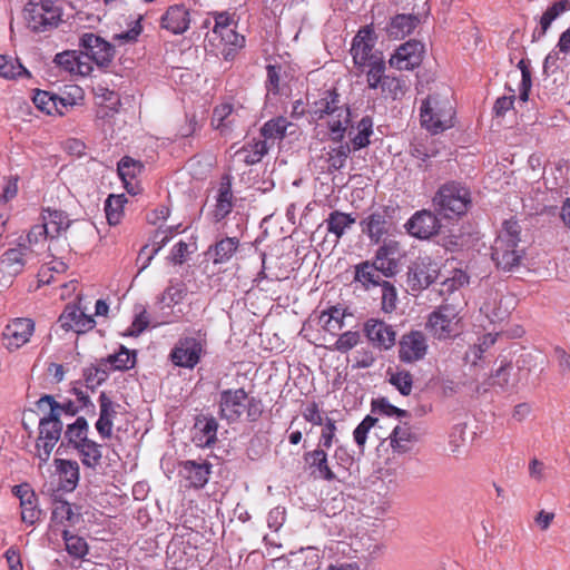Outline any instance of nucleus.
I'll return each mask as SVG.
<instances>
[{"mask_svg":"<svg viewBox=\"0 0 570 570\" xmlns=\"http://www.w3.org/2000/svg\"><path fill=\"white\" fill-rule=\"evenodd\" d=\"M370 264H373V267L376 272H379L383 277L391 278L395 276L399 272V261H385L379 259V256L374 255L373 261H370Z\"/></svg>","mask_w":570,"mask_h":570,"instance_id":"61","label":"nucleus"},{"mask_svg":"<svg viewBox=\"0 0 570 570\" xmlns=\"http://www.w3.org/2000/svg\"><path fill=\"white\" fill-rule=\"evenodd\" d=\"M293 124L289 122L285 117H275L266 121L261 128V135L267 142V140H282L287 135V129L292 127Z\"/></svg>","mask_w":570,"mask_h":570,"instance_id":"36","label":"nucleus"},{"mask_svg":"<svg viewBox=\"0 0 570 570\" xmlns=\"http://www.w3.org/2000/svg\"><path fill=\"white\" fill-rule=\"evenodd\" d=\"M373 118L364 116L357 124V134L351 139L354 150L365 148L370 145V137L373 135Z\"/></svg>","mask_w":570,"mask_h":570,"instance_id":"47","label":"nucleus"},{"mask_svg":"<svg viewBox=\"0 0 570 570\" xmlns=\"http://www.w3.org/2000/svg\"><path fill=\"white\" fill-rule=\"evenodd\" d=\"M364 333L373 346L389 350L395 344L396 333L392 325L371 318L364 324Z\"/></svg>","mask_w":570,"mask_h":570,"instance_id":"20","label":"nucleus"},{"mask_svg":"<svg viewBox=\"0 0 570 570\" xmlns=\"http://www.w3.org/2000/svg\"><path fill=\"white\" fill-rule=\"evenodd\" d=\"M355 222L356 219L352 214L333 210L324 223L326 224L327 232L334 234L336 238L340 239L344 235L346 228H350L355 224Z\"/></svg>","mask_w":570,"mask_h":570,"instance_id":"38","label":"nucleus"},{"mask_svg":"<svg viewBox=\"0 0 570 570\" xmlns=\"http://www.w3.org/2000/svg\"><path fill=\"white\" fill-rule=\"evenodd\" d=\"M498 334L491 333L483 335L479 344H474L466 352L464 360L466 363L476 365L479 360H482L483 354L495 343Z\"/></svg>","mask_w":570,"mask_h":570,"instance_id":"50","label":"nucleus"},{"mask_svg":"<svg viewBox=\"0 0 570 570\" xmlns=\"http://www.w3.org/2000/svg\"><path fill=\"white\" fill-rule=\"evenodd\" d=\"M420 19L414 14H396L386 27V33L391 39H403L419 24Z\"/></svg>","mask_w":570,"mask_h":570,"instance_id":"32","label":"nucleus"},{"mask_svg":"<svg viewBox=\"0 0 570 570\" xmlns=\"http://www.w3.org/2000/svg\"><path fill=\"white\" fill-rule=\"evenodd\" d=\"M60 325L66 331H75L77 333L87 332L96 325V321L91 315H87L83 311L75 305H67L59 317Z\"/></svg>","mask_w":570,"mask_h":570,"instance_id":"24","label":"nucleus"},{"mask_svg":"<svg viewBox=\"0 0 570 570\" xmlns=\"http://www.w3.org/2000/svg\"><path fill=\"white\" fill-rule=\"evenodd\" d=\"M83 379L87 387L94 390L108 379L107 370H95L94 365L83 368Z\"/></svg>","mask_w":570,"mask_h":570,"instance_id":"64","label":"nucleus"},{"mask_svg":"<svg viewBox=\"0 0 570 570\" xmlns=\"http://www.w3.org/2000/svg\"><path fill=\"white\" fill-rule=\"evenodd\" d=\"M32 101L36 107L46 112L47 115L58 114L62 116L65 114V109L68 106H72L73 102L69 98L59 97L55 94H50L49 91L37 89Z\"/></svg>","mask_w":570,"mask_h":570,"instance_id":"25","label":"nucleus"},{"mask_svg":"<svg viewBox=\"0 0 570 570\" xmlns=\"http://www.w3.org/2000/svg\"><path fill=\"white\" fill-rule=\"evenodd\" d=\"M382 244L375 252V256H379V259L385 258V261H399L401 244L400 242L392 238H383Z\"/></svg>","mask_w":570,"mask_h":570,"instance_id":"58","label":"nucleus"},{"mask_svg":"<svg viewBox=\"0 0 570 570\" xmlns=\"http://www.w3.org/2000/svg\"><path fill=\"white\" fill-rule=\"evenodd\" d=\"M189 24V10L184 4L170 6L160 18V27L173 35H183Z\"/></svg>","mask_w":570,"mask_h":570,"instance_id":"23","label":"nucleus"},{"mask_svg":"<svg viewBox=\"0 0 570 570\" xmlns=\"http://www.w3.org/2000/svg\"><path fill=\"white\" fill-rule=\"evenodd\" d=\"M567 10H570V1L568 0H557L552 6L548 7L540 19V28L533 32V40L541 39L547 33L551 23Z\"/></svg>","mask_w":570,"mask_h":570,"instance_id":"33","label":"nucleus"},{"mask_svg":"<svg viewBox=\"0 0 570 570\" xmlns=\"http://www.w3.org/2000/svg\"><path fill=\"white\" fill-rule=\"evenodd\" d=\"M380 89L383 95L396 99L404 96L407 87L405 80L386 75Z\"/></svg>","mask_w":570,"mask_h":570,"instance_id":"57","label":"nucleus"},{"mask_svg":"<svg viewBox=\"0 0 570 570\" xmlns=\"http://www.w3.org/2000/svg\"><path fill=\"white\" fill-rule=\"evenodd\" d=\"M512 370L511 362L502 361L501 365L495 373L492 375V385L500 386L502 390H508L510 386H514L515 382H511L510 372Z\"/></svg>","mask_w":570,"mask_h":570,"instance_id":"60","label":"nucleus"},{"mask_svg":"<svg viewBox=\"0 0 570 570\" xmlns=\"http://www.w3.org/2000/svg\"><path fill=\"white\" fill-rule=\"evenodd\" d=\"M101 445L97 442L89 440L83 444H80L76 450L78 451L81 463L95 470L98 465H100L102 453L100 450Z\"/></svg>","mask_w":570,"mask_h":570,"instance_id":"41","label":"nucleus"},{"mask_svg":"<svg viewBox=\"0 0 570 570\" xmlns=\"http://www.w3.org/2000/svg\"><path fill=\"white\" fill-rule=\"evenodd\" d=\"M455 110L450 94L435 92L422 100L420 107L421 126L432 135L445 131L454 126Z\"/></svg>","mask_w":570,"mask_h":570,"instance_id":"5","label":"nucleus"},{"mask_svg":"<svg viewBox=\"0 0 570 570\" xmlns=\"http://www.w3.org/2000/svg\"><path fill=\"white\" fill-rule=\"evenodd\" d=\"M303 460L306 469L314 478L328 482L336 480V475L328 464L327 453L324 448L317 446L312 451L305 452Z\"/></svg>","mask_w":570,"mask_h":570,"instance_id":"22","label":"nucleus"},{"mask_svg":"<svg viewBox=\"0 0 570 570\" xmlns=\"http://www.w3.org/2000/svg\"><path fill=\"white\" fill-rule=\"evenodd\" d=\"M27 27L33 32H48L61 22L62 10L55 0H29L23 9Z\"/></svg>","mask_w":570,"mask_h":570,"instance_id":"7","label":"nucleus"},{"mask_svg":"<svg viewBox=\"0 0 570 570\" xmlns=\"http://www.w3.org/2000/svg\"><path fill=\"white\" fill-rule=\"evenodd\" d=\"M371 410L373 413H379L386 416L409 417L410 413L406 410L399 409L391 404L386 397H379L372 400Z\"/></svg>","mask_w":570,"mask_h":570,"instance_id":"56","label":"nucleus"},{"mask_svg":"<svg viewBox=\"0 0 570 570\" xmlns=\"http://www.w3.org/2000/svg\"><path fill=\"white\" fill-rule=\"evenodd\" d=\"M354 281L361 283L366 291L381 286L385 282L382 279V275L375 271L373 264H370V261L361 262L355 266Z\"/></svg>","mask_w":570,"mask_h":570,"instance_id":"35","label":"nucleus"},{"mask_svg":"<svg viewBox=\"0 0 570 570\" xmlns=\"http://www.w3.org/2000/svg\"><path fill=\"white\" fill-rule=\"evenodd\" d=\"M521 226L511 218L503 223V227L491 247V258L497 267L510 272L521 264L523 249H519Z\"/></svg>","mask_w":570,"mask_h":570,"instance_id":"4","label":"nucleus"},{"mask_svg":"<svg viewBox=\"0 0 570 570\" xmlns=\"http://www.w3.org/2000/svg\"><path fill=\"white\" fill-rule=\"evenodd\" d=\"M433 205L439 215L444 218L461 217L471 205L470 190L460 183L449 181L440 186L433 197Z\"/></svg>","mask_w":570,"mask_h":570,"instance_id":"6","label":"nucleus"},{"mask_svg":"<svg viewBox=\"0 0 570 570\" xmlns=\"http://www.w3.org/2000/svg\"><path fill=\"white\" fill-rule=\"evenodd\" d=\"M389 383L393 385L403 396H409L413 389V375L406 370L392 371L389 368L386 372Z\"/></svg>","mask_w":570,"mask_h":570,"instance_id":"45","label":"nucleus"},{"mask_svg":"<svg viewBox=\"0 0 570 570\" xmlns=\"http://www.w3.org/2000/svg\"><path fill=\"white\" fill-rule=\"evenodd\" d=\"M47 228L48 226H43V224L32 226L27 235V246L35 248L40 244L43 245L45 242L50 238V234Z\"/></svg>","mask_w":570,"mask_h":570,"instance_id":"62","label":"nucleus"},{"mask_svg":"<svg viewBox=\"0 0 570 570\" xmlns=\"http://www.w3.org/2000/svg\"><path fill=\"white\" fill-rule=\"evenodd\" d=\"M0 77L4 79L30 78L31 75L18 59L0 55Z\"/></svg>","mask_w":570,"mask_h":570,"instance_id":"44","label":"nucleus"},{"mask_svg":"<svg viewBox=\"0 0 570 570\" xmlns=\"http://www.w3.org/2000/svg\"><path fill=\"white\" fill-rule=\"evenodd\" d=\"M233 199L234 196L232 190V177L229 175H224L219 181L216 206L214 210V217L217 222L224 219L233 210Z\"/></svg>","mask_w":570,"mask_h":570,"instance_id":"29","label":"nucleus"},{"mask_svg":"<svg viewBox=\"0 0 570 570\" xmlns=\"http://www.w3.org/2000/svg\"><path fill=\"white\" fill-rule=\"evenodd\" d=\"M239 247L237 237H225L216 242L207 250V255L215 265L225 264L230 261Z\"/></svg>","mask_w":570,"mask_h":570,"instance_id":"31","label":"nucleus"},{"mask_svg":"<svg viewBox=\"0 0 570 570\" xmlns=\"http://www.w3.org/2000/svg\"><path fill=\"white\" fill-rule=\"evenodd\" d=\"M390 439L393 450L399 453H405L410 450L414 435L407 425H397L394 428Z\"/></svg>","mask_w":570,"mask_h":570,"instance_id":"46","label":"nucleus"},{"mask_svg":"<svg viewBox=\"0 0 570 570\" xmlns=\"http://www.w3.org/2000/svg\"><path fill=\"white\" fill-rule=\"evenodd\" d=\"M21 508V520L24 523H28L30 525H33L36 522H38L42 515V511L39 508L38 504V497L37 494L33 495V499H22V502L20 503Z\"/></svg>","mask_w":570,"mask_h":570,"instance_id":"54","label":"nucleus"},{"mask_svg":"<svg viewBox=\"0 0 570 570\" xmlns=\"http://www.w3.org/2000/svg\"><path fill=\"white\" fill-rule=\"evenodd\" d=\"M68 265L59 259H52L43 265L38 272V282L41 285H50L56 282V274H65Z\"/></svg>","mask_w":570,"mask_h":570,"instance_id":"49","label":"nucleus"},{"mask_svg":"<svg viewBox=\"0 0 570 570\" xmlns=\"http://www.w3.org/2000/svg\"><path fill=\"white\" fill-rule=\"evenodd\" d=\"M238 122V114L230 104H222L214 108L212 126L223 136L229 135Z\"/></svg>","mask_w":570,"mask_h":570,"instance_id":"27","label":"nucleus"},{"mask_svg":"<svg viewBox=\"0 0 570 570\" xmlns=\"http://www.w3.org/2000/svg\"><path fill=\"white\" fill-rule=\"evenodd\" d=\"M365 67H368L366 71V81L368 88L379 89L385 78V61L383 58H375L371 63H367Z\"/></svg>","mask_w":570,"mask_h":570,"instance_id":"52","label":"nucleus"},{"mask_svg":"<svg viewBox=\"0 0 570 570\" xmlns=\"http://www.w3.org/2000/svg\"><path fill=\"white\" fill-rule=\"evenodd\" d=\"M345 316V309H342L338 306H330L327 309L321 312L320 323H322V326L326 332L335 334L337 331L343 328Z\"/></svg>","mask_w":570,"mask_h":570,"instance_id":"39","label":"nucleus"},{"mask_svg":"<svg viewBox=\"0 0 570 570\" xmlns=\"http://www.w3.org/2000/svg\"><path fill=\"white\" fill-rule=\"evenodd\" d=\"M218 36L220 37L222 41L225 42V45L230 46L228 51L224 53L225 59L233 57L234 52L237 49L243 48L245 45V37L237 33L233 28L218 33Z\"/></svg>","mask_w":570,"mask_h":570,"instance_id":"59","label":"nucleus"},{"mask_svg":"<svg viewBox=\"0 0 570 570\" xmlns=\"http://www.w3.org/2000/svg\"><path fill=\"white\" fill-rule=\"evenodd\" d=\"M43 404H48L50 407V413H56V416L59 419L61 417V414L65 413L69 416H75L79 411L80 407L75 404L72 401H68L65 403H59L55 400L52 395H43L37 401V406L39 409H42Z\"/></svg>","mask_w":570,"mask_h":570,"instance_id":"42","label":"nucleus"},{"mask_svg":"<svg viewBox=\"0 0 570 570\" xmlns=\"http://www.w3.org/2000/svg\"><path fill=\"white\" fill-rule=\"evenodd\" d=\"M62 539L65 541L66 551L73 558L81 559L88 553L87 541L77 534L71 533L69 530L62 531Z\"/></svg>","mask_w":570,"mask_h":570,"instance_id":"48","label":"nucleus"},{"mask_svg":"<svg viewBox=\"0 0 570 570\" xmlns=\"http://www.w3.org/2000/svg\"><path fill=\"white\" fill-rule=\"evenodd\" d=\"M102 363L109 364L110 368L114 371L129 370L135 366L136 352H130L125 346H121L117 353L108 355L106 358H102Z\"/></svg>","mask_w":570,"mask_h":570,"instance_id":"40","label":"nucleus"},{"mask_svg":"<svg viewBox=\"0 0 570 570\" xmlns=\"http://www.w3.org/2000/svg\"><path fill=\"white\" fill-rule=\"evenodd\" d=\"M181 474L189 482V487L202 489L208 482L212 464L209 462L197 463L187 460L180 463Z\"/></svg>","mask_w":570,"mask_h":570,"instance_id":"28","label":"nucleus"},{"mask_svg":"<svg viewBox=\"0 0 570 570\" xmlns=\"http://www.w3.org/2000/svg\"><path fill=\"white\" fill-rule=\"evenodd\" d=\"M100 413L96 422V429L102 439H109L112 434L114 419L117 415L119 404L114 403L109 396L101 392L99 395Z\"/></svg>","mask_w":570,"mask_h":570,"instance_id":"26","label":"nucleus"},{"mask_svg":"<svg viewBox=\"0 0 570 570\" xmlns=\"http://www.w3.org/2000/svg\"><path fill=\"white\" fill-rule=\"evenodd\" d=\"M35 331V322L28 317L16 318L2 332V344L13 351L29 342Z\"/></svg>","mask_w":570,"mask_h":570,"instance_id":"15","label":"nucleus"},{"mask_svg":"<svg viewBox=\"0 0 570 570\" xmlns=\"http://www.w3.org/2000/svg\"><path fill=\"white\" fill-rule=\"evenodd\" d=\"M391 212H394V209L384 206L372 212L360 222L362 233L368 237L371 243L380 244L384 236L389 234L393 226Z\"/></svg>","mask_w":570,"mask_h":570,"instance_id":"12","label":"nucleus"},{"mask_svg":"<svg viewBox=\"0 0 570 570\" xmlns=\"http://www.w3.org/2000/svg\"><path fill=\"white\" fill-rule=\"evenodd\" d=\"M144 169V165L135 160L128 156L120 159L118 163V174L120 178L126 184L127 190L130 193L131 190L128 188V179H134L138 174H140Z\"/></svg>","mask_w":570,"mask_h":570,"instance_id":"53","label":"nucleus"},{"mask_svg":"<svg viewBox=\"0 0 570 570\" xmlns=\"http://www.w3.org/2000/svg\"><path fill=\"white\" fill-rule=\"evenodd\" d=\"M376 422H377L376 417L366 415L363 419V421L354 430V432H353L354 440L360 448L364 446V444L366 442L367 433L371 430V428H373L375 425Z\"/></svg>","mask_w":570,"mask_h":570,"instance_id":"63","label":"nucleus"},{"mask_svg":"<svg viewBox=\"0 0 570 570\" xmlns=\"http://www.w3.org/2000/svg\"><path fill=\"white\" fill-rule=\"evenodd\" d=\"M89 425L83 416H79L71 424H67L63 433V440L67 441V445L77 449L80 444L86 443L90 439L88 438Z\"/></svg>","mask_w":570,"mask_h":570,"instance_id":"34","label":"nucleus"},{"mask_svg":"<svg viewBox=\"0 0 570 570\" xmlns=\"http://www.w3.org/2000/svg\"><path fill=\"white\" fill-rule=\"evenodd\" d=\"M309 114L316 120L328 117L327 126L332 140L342 141L344 139L345 131L351 122V110L336 88L322 90L318 98L311 104Z\"/></svg>","mask_w":570,"mask_h":570,"instance_id":"2","label":"nucleus"},{"mask_svg":"<svg viewBox=\"0 0 570 570\" xmlns=\"http://www.w3.org/2000/svg\"><path fill=\"white\" fill-rule=\"evenodd\" d=\"M217 404L219 417L228 424L238 422L243 414L248 422H257L264 412L262 400L249 396L243 387L220 391Z\"/></svg>","mask_w":570,"mask_h":570,"instance_id":"3","label":"nucleus"},{"mask_svg":"<svg viewBox=\"0 0 570 570\" xmlns=\"http://www.w3.org/2000/svg\"><path fill=\"white\" fill-rule=\"evenodd\" d=\"M57 471L59 473V490L71 492L79 481V465L76 461L56 459Z\"/></svg>","mask_w":570,"mask_h":570,"instance_id":"30","label":"nucleus"},{"mask_svg":"<svg viewBox=\"0 0 570 570\" xmlns=\"http://www.w3.org/2000/svg\"><path fill=\"white\" fill-rule=\"evenodd\" d=\"M205 353L202 342L191 336L180 337L171 348L169 358L178 367L194 368Z\"/></svg>","mask_w":570,"mask_h":570,"instance_id":"11","label":"nucleus"},{"mask_svg":"<svg viewBox=\"0 0 570 570\" xmlns=\"http://www.w3.org/2000/svg\"><path fill=\"white\" fill-rule=\"evenodd\" d=\"M63 423L56 413H48L39 421V436L36 443L38 458L41 462L47 463L50 454L61 438Z\"/></svg>","mask_w":570,"mask_h":570,"instance_id":"8","label":"nucleus"},{"mask_svg":"<svg viewBox=\"0 0 570 570\" xmlns=\"http://www.w3.org/2000/svg\"><path fill=\"white\" fill-rule=\"evenodd\" d=\"M468 283V276L459 272L452 278H446L441 284V295H452L451 302L445 298L444 302L434 309L428 317L425 324L426 330L438 340H446L455 335L458 332V323L462 311L463 296L458 289Z\"/></svg>","mask_w":570,"mask_h":570,"instance_id":"1","label":"nucleus"},{"mask_svg":"<svg viewBox=\"0 0 570 570\" xmlns=\"http://www.w3.org/2000/svg\"><path fill=\"white\" fill-rule=\"evenodd\" d=\"M43 226H48L50 238H57L62 232H67L68 228H78L83 233H91V224L85 220H71L68 214L59 209H45L42 214Z\"/></svg>","mask_w":570,"mask_h":570,"instance_id":"13","label":"nucleus"},{"mask_svg":"<svg viewBox=\"0 0 570 570\" xmlns=\"http://www.w3.org/2000/svg\"><path fill=\"white\" fill-rule=\"evenodd\" d=\"M441 223L431 210L422 209L416 212L405 224L406 232L419 239H429L436 235Z\"/></svg>","mask_w":570,"mask_h":570,"instance_id":"16","label":"nucleus"},{"mask_svg":"<svg viewBox=\"0 0 570 570\" xmlns=\"http://www.w3.org/2000/svg\"><path fill=\"white\" fill-rule=\"evenodd\" d=\"M428 342L421 331H410L399 342V358L404 363H414L425 357Z\"/></svg>","mask_w":570,"mask_h":570,"instance_id":"14","label":"nucleus"},{"mask_svg":"<svg viewBox=\"0 0 570 570\" xmlns=\"http://www.w3.org/2000/svg\"><path fill=\"white\" fill-rule=\"evenodd\" d=\"M440 275V266L431 257H417L411 263L407 272V284L413 292L432 285Z\"/></svg>","mask_w":570,"mask_h":570,"instance_id":"10","label":"nucleus"},{"mask_svg":"<svg viewBox=\"0 0 570 570\" xmlns=\"http://www.w3.org/2000/svg\"><path fill=\"white\" fill-rule=\"evenodd\" d=\"M218 422L213 415L200 414L193 428L191 441L198 448H212L217 442Z\"/></svg>","mask_w":570,"mask_h":570,"instance_id":"21","label":"nucleus"},{"mask_svg":"<svg viewBox=\"0 0 570 570\" xmlns=\"http://www.w3.org/2000/svg\"><path fill=\"white\" fill-rule=\"evenodd\" d=\"M340 145L335 148H332L327 153V163L330 170H340L345 166V163L351 154L350 144L337 141Z\"/></svg>","mask_w":570,"mask_h":570,"instance_id":"51","label":"nucleus"},{"mask_svg":"<svg viewBox=\"0 0 570 570\" xmlns=\"http://www.w3.org/2000/svg\"><path fill=\"white\" fill-rule=\"evenodd\" d=\"M373 31L370 27H364L353 39L351 53L353 56L354 63L358 67H365L375 58H383L381 55L373 52Z\"/></svg>","mask_w":570,"mask_h":570,"instance_id":"19","label":"nucleus"},{"mask_svg":"<svg viewBox=\"0 0 570 570\" xmlns=\"http://www.w3.org/2000/svg\"><path fill=\"white\" fill-rule=\"evenodd\" d=\"M268 153V146L265 140H253L244 145L236 151V156L242 157L246 165H255L259 163Z\"/></svg>","mask_w":570,"mask_h":570,"instance_id":"37","label":"nucleus"},{"mask_svg":"<svg viewBox=\"0 0 570 570\" xmlns=\"http://www.w3.org/2000/svg\"><path fill=\"white\" fill-rule=\"evenodd\" d=\"M81 55L95 62L99 68H108L115 57V47L100 36L86 32L79 39Z\"/></svg>","mask_w":570,"mask_h":570,"instance_id":"9","label":"nucleus"},{"mask_svg":"<svg viewBox=\"0 0 570 570\" xmlns=\"http://www.w3.org/2000/svg\"><path fill=\"white\" fill-rule=\"evenodd\" d=\"M424 45L417 40H410L401 45L390 58L391 67L399 70H413L422 62Z\"/></svg>","mask_w":570,"mask_h":570,"instance_id":"18","label":"nucleus"},{"mask_svg":"<svg viewBox=\"0 0 570 570\" xmlns=\"http://www.w3.org/2000/svg\"><path fill=\"white\" fill-rule=\"evenodd\" d=\"M126 199L124 195H109L105 203L107 220L110 225L119 223L121 209Z\"/></svg>","mask_w":570,"mask_h":570,"instance_id":"55","label":"nucleus"},{"mask_svg":"<svg viewBox=\"0 0 570 570\" xmlns=\"http://www.w3.org/2000/svg\"><path fill=\"white\" fill-rule=\"evenodd\" d=\"M51 520L56 523H65L73 525L80 520V513L73 512L72 505L65 501L55 498V507L52 510Z\"/></svg>","mask_w":570,"mask_h":570,"instance_id":"43","label":"nucleus"},{"mask_svg":"<svg viewBox=\"0 0 570 570\" xmlns=\"http://www.w3.org/2000/svg\"><path fill=\"white\" fill-rule=\"evenodd\" d=\"M37 250L27 246L26 242H21L17 247L7 249L1 258V269L10 276H17L22 273L26 265L33 259Z\"/></svg>","mask_w":570,"mask_h":570,"instance_id":"17","label":"nucleus"}]
</instances>
